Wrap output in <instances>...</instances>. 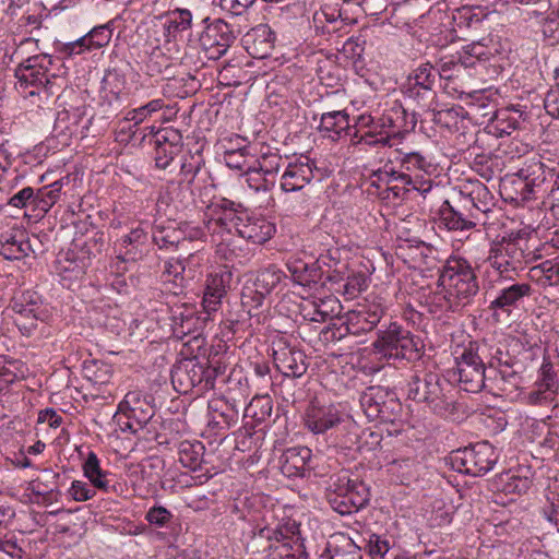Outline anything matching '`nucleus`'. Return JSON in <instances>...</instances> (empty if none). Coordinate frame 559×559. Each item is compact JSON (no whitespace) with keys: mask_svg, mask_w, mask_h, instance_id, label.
<instances>
[{"mask_svg":"<svg viewBox=\"0 0 559 559\" xmlns=\"http://www.w3.org/2000/svg\"><path fill=\"white\" fill-rule=\"evenodd\" d=\"M204 365L195 359H186L171 370V383L176 391L187 394L195 390L197 394L209 391L204 385Z\"/></svg>","mask_w":559,"mask_h":559,"instance_id":"a211bd4d","label":"nucleus"},{"mask_svg":"<svg viewBox=\"0 0 559 559\" xmlns=\"http://www.w3.org/2000/svg\"><path fill=\"white\" fill-rule=\"evenodd\" d=\"M499 53L495 45L489 46L484 41H475L465 46L461 51L454 53L456 60L461 66V70H467L481 66L483 61L489 60Z\"/></svg>","mask_w":559,"mask_h":559,"instance_id":"c9c22d12","label":"nucleus"},{"mask_svg":"<svg viewBox=\"0 0 559 559\" xmlns=\"http://www.w3.org/2000/svg\"><path fill=\"white\" fill-rule=\"evenodd\" d=\"M449 460L454 471L471 476H481L493 468L498 461V453L488 441H484L452 451Z\"/></svg>","mask_w":559,"mask_h":559,"instance_id":"9b49d317","label":"nucleus"},{"mask_svg":"<svg viewBox=\"0 0 559 559\" xmlns=\"http://www.w3.org/2000/svg\"><path fill=\"white\" fill-rule=\"evenodd\" d=\"M205 164L201 150L187 152L181 157L180 176L183 181L191 185Z\"/></svg>","mask_w":559,"mask_h":559,"instance_id":"a18cd8bd","label":"nucleus"},{"mask_svg":"<svg viewBox=\"0 0 559 559\" xmlns=\"http://www.w3.org/2000/svg\"><path fill=\"white\" fill-rule=\"evenodd\" d=\"M0 255L4 260H21L33 252L29 238L23 229H12L1 236Z\"/></svg>","mask_w":559,"mask_h":559,"instance_id":"473e14b6","label":"nucleus"},{"mask_svg":"<svg viewBox=\"0 0 559 559\" xmlns=\"http://www.w3.org/2000/svg\"><path fill=\"white\" fill-rule=\"evenodd\" d=\"M52 60L47 55H36L25 59L15 69L16 88L25 96H39L48 99L56 93V75L49 76Z\"/></svg>","mask_w":559,"mask_h":559,"instance_id":"6e6552de","label":"nucleus"},{"mask_svg":"<svg viewBox=\"0 0 559 559\" xmlns=\"http://www.w3.org/2000/svg\"><path fill=\"white\" fill-rule=\"evenodd\" d=\"M352 139V142L354 144H365L368 146H374V145H388L390 143L389 136L379 135V133L374 130H369L366 133L358 135V131L355 130L352 135H349Z\"/></svg>","mask_w":559,"mask_h":559,"instance_id":"69168bd1","label":"nucleus"},{"mask_svg":"<svg viewBox=\"0 0 559 559\" xmlns=\"http://www.w3.org/2000/svg\"><path fill=\"white\" fill-rule=\"evenodd\" d=\"M532 278L543 285H559V261L547 260L530 270Z\"/></svg>","mask_w":559,"mask_h":559,"instance_id":"de8ad7c7","label":"nucleus"},{"mask_svg":"<svg viewBox=\"0 0 559 559\" xmlns=\"http://www.w3.org/2000/svg\"><path fill=\"white\" fill-rule=\"evenodd\" d=\"M152 239L159 249H171L183 240V231L174 224H155L152 229Z\"/></svg>","mask_w":559,"mask_h":559,"instance_id":"a19ab883","label":"nucleus"},{"mask_svg":"<svg viewBox=\"0 0 559 559\" xmlns=\"http://www.w3.org/2000/svg\"><path fill=\"white\" fill-rule=\"evenodd\" d=\"M523 112L514 107L501 108L496 111L491 128L497 136H504L511 134L516 130L522 122Z\"/></svg>","mask_w":559,"mask_h":559,"instance_id":"4c0bfd02","label":"nucleus"},{"mask_svg":"<svg viewBox=\"0 0 559 559\" xmlns=\"http://www.w3.org/2000/svg\"><path fill=\"white\" fill-rule=\"evenodd\" d=\"M312 452L307 447L286 449L280 457V468L286 477H302L308 468Z\"/></svg>","mask_w":559,"mask_h":559,"instance_id":"2f4dec72","label":"nucleus"},{"mask_svg":"<svg viewBox=\"0 0 559 559\" xmlns=\"http://www.w3.org/2000/svg\"><path fill=\"white\" fill-rule=\"evenodd\" d=\"M345 421L346 415L337 406L320 404L318 401L309 404L304 416L305 427L314 435H323Z\"/></svg>","mask_w":559,"mask_h":559,"instance_id":"dca6fc26","label":"nucleus"},{"mask_svg":"<svg viewBox=\"0 0 559 559\" xmlns=\"http://www.w3.org/2000/svg\"><path fill=\"white\" fill-rule=\"evenodd\" d=\"M275 225L263 216L252 215L247 212V217L238 223L236 234L255 245H263L275 234Z\"/></svg>","mask_w":559,"mask_h":559,"instance_id":"c85d7f7f","label":"nucleus"},{"mask_svg":"<svg viewBox=\"0 0 559 559\" xmlns=\"http://www.w3.org/2000/svg\"><path fill=\"white\" fill-rule=\"evenodd\" d=\"M559 381L552 364L544 359L533 389L525 396L526 403L542 406L551 403L558 392Z\"/></svg>","mask_w":559,"mask_h":559,"instance_id":"412c9836","label":"nucleus"},{"mask_svg":"<svg viewBox=\"0 0 559 559\" xmlns=\"http://www.w3.org/2000/svg\"><path fill=\"white\" fill-rule=\"evenodd\" d=\"M154 160L159 169H166L182 148V135L173 128H164L153 135Z\"/></svg>","mask_w":559,"mask_h":559,"instance_id":"393cba45","label":"nucleus"},{"mask_svg":"<svg viewBox=\"0 0 559 559\" xmlns=\"http://www.w3.org/2000/svg\"><path fill=\"white\" fill-rule=\"evenodd\" d=\"M432 111V121L441 127L450 129L453 124H456L459 118V110L455 108H448Z\"/></svg>","mask_w":559,"mask_h":559,"instance_id":"774afa93","label":"nucleus"},{"mask_svg":"<svg viewBox=\"0 0 559 559\" xmlns=\"http://www.w3.org/2000/svg\"><path fill=\"white\" fill-rule=\"evenodd\" d=\"M192 24V13L187 9H176L168 15L165 24L168 36L175 37L178 33L187 31Z\"/></svg>","mask_w":559,"mask_h":559,"instance_id":"09e8293b","label":"nucleus"},{"mask_svg":"<svg viewBox=\"0 0 559 559\" xmlns=\"http://www.w3.org/2000/svg\"><path fill=\"white\" fill-rule=\"evenodd\" d=\"M231 281V272L228 270H221L207 275L205 292L213 293L224 297L227 293Z\"/></svg>","mask_w":559,"mask_h":559,"instance_id":"603ef678","label":"nucleus"},{"mask_svg":"<svg viewBox=\"0 0 559 559\" xmlns=\"http://www.w3.org/2000/svg\"><path fill=\"white\" fill-rule=\"evenodd\" d=\"M273 358L277 370L285 377L299 378L308 369L304 352L285 344L273 348Z\"/></svg>","mask_w":559,"mask_h":559,"instance_id":"bb28decb","label":"nucleus"},{"mask_svg":"<svg viewBox=\"0 0 559 559\" xmlns=\"http://www.w3.org/2000/svg\"><path fill=\"white\" fill-rule=\"evenodd\" d=\"M374 352L386 359L415 361L420 358V340L397 322L377 331Z\"/></svg>","mask_w":559,"mask_h":559,"instance_id":"39448f33","label":"nucleus"},{"mask_svg":"<svg viewBox=\"0 0 559 559\" xmlns=\"http://www.w3.org/2000/svg\"><path fill=\"white\" fill-rule=\"evenodd\" d=\"M164 107V100L160 98L153 99L147 104L140 106L127 114L126 119L134 122V124L142 123L152 114L160 110Z\"/></svg>","mask_w":559,"mask_h":559,"instance_id":"5fc2aeb1","label":"nucleus"},{"mask_svg":"<svg viewBox=\"0 0 559 559\" xmlns=\"http://www.w3.org/2000/svg\"><path fill=\"white\" fill-rule=\"evenodd\" d=\"M535 259L528 249L527 240L520 236L502 237L490 243L485 262L497 272V284L511 280V273L523 270V265Z\"/></svg>","mask_w":559,"mask_h":559,"instance_id":"7ed1b4c3","label":"nucleus"},{"mask_svg":"<svg viewBox=\"0 0 559 559\" xmlns=\"http://www.w3.org/2000/svg\"><path fill=\"white\" fill-rule=\"evenodd\" d=\"M319 129L332 140H338L343 135H352L349 116L345 110L322 114Z\"/></svg>","mask_w":559,"mask_h":559,"instance_id":"e433bc0d","label":"nucleus"},{"mask_svg":"<svg viewBox=\"0 0 559 559\" xmlns=\"http://www.w3.org/2000/svg\"><path fill=\"white\" fill-rule=\"evenodd\" d=\"M111 35L112 29L110 28L109 24H104L95 26L85 36L92 50H94L107 46L111 39Z\"/></svg>","mask_w":559,"mask_h":559,"instance_id":"6e6d98bb","label":"nucleus"},{"mask_svg":"<svg viewBox=\"0 0 559 559\" xmlns=\"http://www.w3.org/2000/svg\"><path fill=\"white\" fill-rule=\"evenodd\" d=\"M488 349L485 342H471L455 358L454 374L461 388L466 392L477 393L486 389L488 381Z\"/></svg>","mask_w":559,"mask_h":559,"instance_id":"0eeeda50","label":"nucleus"},{"mask_svg":"<svg viewBox=\"0 0 559 559\" xmlns=\"http://www.w3.org/2000/svg\"><path fill=\"white\" fill-rule=\"evenodd\" d=\"M436 373H426L424 378L413 376L407 383V397L423 403Z\"/></svg>","mask_w":559,"mask_h":559,"instance_id":"8fccbe9b","label":"nucleus"},{"mask_svg":"<svg viewBox=\"0 0 559 559\" xmlns=\"http://www.w3.org/2000/svg\"><path fill=\"white\" fill-rule=\"evenodd\" d=\"M253 157H249V152L246 147L239 150L227 151L224 154V162L230 169L237 170L242 174L252 165Z\"/></svg>","mask_w":559,"mask_h":559,"instance_id":"3c124183","label":"nucleus"},{"mask_svg":"<svg viewBox=\"0 0 559 559\" xmlns=\"http://www.w3.org/2000/svg\"><path fill=\"white\" fill-rule=\"evenodd\" d=\"M252 164L255 165L260 171L264 173V176L276 182V176L283 165V157L277 150L273 151L266 147L264 152H261L258 158L252 159Z\"/></svg>","mask_w":559,"mask_h":559,"instance_id":"c03bdc74","label":"nucleus"},{"mask_svg":"<svg viewBox=\"0 0 559 559\" xmlns=\"http://www.w3.org/2000/svg\"><path fill=\"white\" fill-rule=\"evenodd\" d=\"M242 176L246 178L248 187L255 192L269 191L275 186V182L264 176V173L260 171L253 164L242 174Z\"/></svg>","mask_w":559,"mask_h":559,"instance_id":"864d4df0","label":"nucleus"},{"mask_svg":"<svg viewBox=\"0 0 559 559\" xmlns=\"http://www.w3.org/2000/svg\"><path fill=\"white\" fill-rule=\"evenodd\" d=\"M236 39L231 26L223 20H215L206 25L199 36L201 48L209 59L217 60L223 57Z\"/></svg>","mask_w":559,"mask_h":559,"instance_id":"2eb2a0df","label":"nucleus"},{"mask_svg":"<svg viewBox=\"0 0 559 559\" xmlns=\"http://www.w3.org/2000/svg\"><path fill=\"white\" fill-rule=\"evenodd\" d=\"M83 377L94 385L107 384L112 377V368L102 360H85L82 368Z\"/></svg>","mask_w":559,"mask_h":559,"instance_id":"37998d69","label":"nucleus"},{"mask_svg":"<svg viewBox=\"0 0 559 559\" xmlns=\"http://www.w3.org/2000/svg\"><path fill=\"white\" fill-rule=\"evenodd\" d=\"M479 283L472 264L464 258L449 259L439 269L436 289L427 297L431 313L459 312L473 304Z\"/></svg>","mask_w":559,"mask_h":559,"instance_id":"f257e3e1","label":"nucleus"},{"mask_svg":"<svg viewBox=\"0 0 559 559\" xmlns=\"http://www.w3.org/2000/svg\"><path fill=\"white\" fill-rule=\"evenodd\" d=\"M531 486L532 481L527 477L508 475L506 484L503 485V491L507 493L522 495L527 492Z\"/></svg>","mask_w":559,"mask_h":559,"instance_id":"338daca9","label":"nucleus"},{"mask_svg":"<svg viewBox=\"0 0 559 559\" xmlns=\"http://www.w3.org/2000/svg\"><path fill=\"white\" fill-rule=\"evenodd\" d=\"M400 169H395L393 163H386L383 168L373 173V177L380 183L390 185L392 181H401L411 185V189L426 195L432 189V176L437 171V165L431 157L419 151L399 152L395 157Z\"/></svg>","mask_w":559,"mask_h":559,"instance_id":"f03ea898","label":"nucleus"},{"mask_svg":"<svg viewBox=\"0 0 559 559\" xmlns=\"http://www.w3.org/2000/svg\"><path fill=\"white\" fill-rule=\"evenodd\" d=\"M209 210L211 217L205 223V229L211 236V241L216 245V253L228 260V239L225 236H231L237 231L238 223L247 217L248 210L241 203L226 198L213 201Z\"/></svg>","mask_w":559,"mask_h":559,"instance_id":"20e7f679","label":"nucleus"},{"mask_svg":"<svg viewBox=\"0 0 559 559\" xmlns=\"http://www.w3.org/2000/svg\"><path fill=\"white\" fill-rule=\"evenodd\" d=\"M318 171L313 160L301 156L286 166L281 177V188L285 192L300 191L316 178Z\"/></svg>","mask_w":559,"mask_h":559,"instance_id":"4be33fe9","label":"nucleus"},{"mask_svg":"<svg viewBox=\"0 0 559 559\" xmlns=\"http://www.w3.org/2000/svg\"><path fill=\"white\" fill-rule=\"evenodd\" d=\"M178 307L171 312V329L175 336L182 338L191 334L199 321L191 308Z\"/></svg>","mask_w":559,"mask_h":559,"instance_id":"79ce46f5","label":"nucleus"},{"mask_svg":"<svg viewBox=\"0 0 559 559\" xmlns=\"http://www.w3.org/2000/svg\"><path fill=\"white\" fill-rule=\"evenodd\" d=\"M498 286L500 287L499 292L490 301L489 309L506 314H510L513 309L519 308L534 292L528 282H516L512 277Z\"/></svg>","mask_w":559,"mask_h":559,"instance_id":"aec40b11","label":"nucleus"},{"mask_svg":"<svg viewBox=\"0 0 559 559\" xmlns=\"http://www.w3.org/2000/svg\"><path fill=\"white\" fill-rule=\"evenodd\" d=\"M82 471L83 475L88 479L91 485L96 490L100 491L103 488H107V481H109L114 476L112 473L104 471L100 467V461L96 453L93 451L87 453V456L82 464Z\"/></svg>","mask_w":559,"mask_h":559,"instance_id":"58836bf2","label":"nucleus"},{"mask_svg":"<svg viewBox=\"0 0 559 559\" xmlns=\"http://www.w3.org/2000/svg\"><path fill=\"white\" fill-rule=\"evenodd\" d=\"M118 412L133 419L139 427H144L154 415L151 402L139 391L128 392L119 403Z\"/></svg>","mask_w":559,"mask_h":559,"instance_id":"cd10ccee","label":"nucleus"},{"mask_svg":"<svg viewBox=\"0 0 559 559\" xmlns=\"http://www.w3.org/2000/svg\"><path fill=\"white\" fill-rule=\"evenodd\" d=\"M385 312L386 306L382 298L368 299L355 310L347 312L345 321L333 332V337L341 340L346 334L359 336L371 332L380 323Z\"/></svg>","mask_w":559,"mask_h":559,"instance_id":"f8f14e48","label":"nucleus"},{"mask_svg":"<svg viewBox=\"0 0 559 559\" xmlns=\"http://www.w3.org/2000/svg\"><path fill=\"white\" fill-rule=\"evenodd\" d=\"M546 182L544 163L534 160L520 170V178L513 181L516 194L511 199L522 203L538 199L547 192Z\"/></svg>","mask_w":559,"mask_h":559,"instance_id":"ddd939ff","label":"nucleus"},{"mask_svg":"<svg viewBox=\"0 0 559 559\" xmlns=\"http://www.w3.org/2000/svg\"><path fill=\"white\" fill-rule=\"evenodd\" d=\"M417 124L415 112L408 114L407 110L397 100L393 102L389 108L377 117V127L379 135L389 136L403 132H411Z\"/></svg>","mask_w":559,"mask_h":559,"instance_id":"6ab92c4d","label":"nucleus"},{"mask_svg":"<svg viewBox=\"0 0 559 559\" xmlns=\"http://www.w3.org/2000/svg\"><path fill=\"white\" fill-rule=\"evenodd\" d=\"M20 365L19 360H7L0 357V382L9 385L20 379Z\"/></svg>","mask_w":559,"mask_h":559,"instance_id":"052dcab7","label":"nucleus"},{"mask_svg":"<svg viewBox=\"0 0 559 559\" xmlns=\"http://www.w3.org/2000/svg\"><path fill=\"white\" fill-rule=\"evenodd\" d=\"M329 488L328 501L342 515L359 511L370 499L368 486L357 477L352 478L346 471L331 476Z\"/></svg>","mask_w":559,"mask_h":559,"instance_id":"1a4fd4ad","label":"nucleus"},{"mask_svg":"<svg viewBox=\"0 0 559 559\" xmlns=\"http://www.w3.org/2000/svg\"><path fill=\"white\" fill-rule=\"evenodd\" d=\"M342 306L334 296H328L316 300H307L300 305V313L305 320L325 322L337 317Z\"/></svg>","mask_w":559,"mask_h":559,"instance_id":"7c9ffc66","label":"nucleus"},{"mask_svg":"<svg viewBox=\"0 0 559 559\" xmlns=\"http://www.w3.org/2000/svg\"><path fill=\"white\" fill-rule=\"evenodd\" d=\"M298 526L296 522L287 524L285 528L278 527L272 531V535H265L275 543L270 545L269 559H308L302 543L294 535Z\"/></svg>","mask_w":559,"mask_h":559,"instance_id":"f3484780","label":"nucleus"},{"mask_svg":"<svg viewBox=\"0 0 559 559\" xmlns=\"http://www.w3.org/2000/svg\"><path fill=\"white\" fill-rule=\"evenodd\" d=\"M431 412L442 418L459 420L465 415L464 405L455 400L452 390H445L438 374L435 376L424 402Z\"/></svg>","mask_w":559,"mask_h":559,"instance_id":"4468645a","label":"nucleus"},{"mask_svg":"<svg viewBox=\"0 0 559 559\" xmlns=\"http://www.w3.org/2000/svg\"><path fill=\"white\" fill-rule=\"evenodd\" d=\"M68 495L78 502L87 501L96 496V489L90 484L82 480H73Z\"/></svg>","mask_w":559,"mask_h":559,"instance_id":"e2e57ef3","label":"nucleus"},{"mask_svg":"<svg viewBox=\"0 0 559 559\" xmlns=\"http://www.w3.org/2000/svg\"><path fill=\"white\" fill-rule=\"evenodd\" d=\"M207 425L216 431H225L238 421V412L224 399L209 402Z\"/></svg>","mask_w":559,"mask_h":559,"instance_id":"f704fd0d","label":"nucleus"},{"mask_svg":"<svg viewBox=\"0 0 559 559\" xmlns=\"http://www.w3.org/2000/svg\"><path fill=\"white\" fill-rule=\"evenodd\" d=\"M10 308L13 312V322L22 335L26 337L44 334L50 319V310L44 304L41 296L34 290L15 293L11 299Z\"/></svg>","mask_w":559,"mask_h":559,"instance_id":"423d86ee","label":"nucleus"},{"mask_svg":"<svg viewBox=\"0 0 559 559\" xmlns=\"http://www.w3.org/2000/svg\"><path fill=\"white\" fill-rule=\"evenodd\" d=\"M439 227H444L449 231H468L475 229L479 224L478 213H462L457 207L452 205L450 201L444 200L438 212Z\"/></svg>","mask_w":559,"mask_h":559,"instance_id":"a878e982","label":"nucleus"},{"mask_svg":"<svg viewBox=\"0 0 559 559\" xmlns=\"http://www.w3.org/2000/svg\"><path fill=\"white\" fill-rule=\"evenodd\" d=\"M360 406L370 420L392 423L400 420L403 406L396 393L381 385L367 388L359 397Z\"/></svg>","mask_w":559,"mask_h":559,"instance_id":"9d476101","label":"nucleus"},{"mask_svg":"<svg viewBox=\"0 0 559 559\" xmlns=\"http://www.w3.org/2000/svg\"><path fill=\"white\" fill-rule=\"evenodd\" d=\"M174 514L163 506H154L145 513V520L156 527H166L169 525Z\"/></svg>","mask_w":559,"mask_h":559,"instance_id":"bf43d9fd","label":"nucleus"},{"mask_svg":"<svg viewBox=\"0 0 559 559\" xmlns=\"http://www.w3.org/2000/svg\"><path fill=\"white\" fill-rule=\"evenodd\" d=\"M193 277L191 269H187V259H170L165 262L162 281L165 289L174 295L182 293L189 280Z\"/></svg>","mask_w":559,"mask_h":559,"instance_id":"c756f323","label":"nucleus"},{"mask_svg":"<svg viewBox=\"0 0 559 559\" xmlns=\"http://www.w3.org/2000/svg\"><path fill=\"white\" fill-rule=\"evenodd\" d=\"M366 548L372 559H383L384 555L390 549V543L386 538L378 534H370Z\"/></svg>","mask_w":559,"mask_h":559,"instance_id":"0e129e2a","label":"nucleus"},{"mask_svg":"<svg viewBox=\"0 0 559 559\" xmlns=\"http://www.w3.org/2000/svg\"><path fill=\"white\" fill-rule=\"evenodd\" d=\"M205 447L201 441H181L178 447V460L187 468L197 471L202 466Z\"/></svg>","mask_w":559,"mask_h":559,"instance_id":"ea45409f","label":"nucleus"},{"mask_svg":"<svg viewBox=\"0 0 559 559\" xmlns=\"http://www.w3.org/2000/svg\"><path fill=\"white\" fill-rule=\"evenodd\" d=\"M349 19L344 16L337 5L323 4L313 13L312 27L316 35L342 37L346 34Z\"/></svg>","mask_w":559,"mask_h":559,"instance_id":"b1692460","label":"nucleus"},{"mask_svg":"<svg viewBox=\"0 0 559 559\" xmlns=\"http://www.w3.org/2000/svg\"><path fill=\"white\" fill-rule=\"evenodd\" d=\"M521 377L512 370L510 366L504 365L500 368L493 365L492 359L488 360V381L486 389L495 394L512 392L520 383Z\"/></svg>","mask_w":559,"mask_h":559,"instance_id":"72a5a7b5","label":"nucleus"},{"mask_svg":"<svg viewBox=\"0 0 559 559\" xmlns=\"http://www.w3.org/2000/svg\"><path fill=\"white\" fill-rule=\"evenodd\" d=\"M437 78L439 76L443 80H452L457 78L462 72L461 66L456 60V56L454 55L441 58L437 63Z\"/></svg>","mask_w":559,"mask_h":559,"instance_id":"4d7b16f0","label":"nucleus"},{"mask_svg":"<svg viewBox=\"0 0 559 559\" xmlns=\"http://www.w3.org/2000/svg\"><path fill=\"white\" fill-rule=\"evenodd\" d=\"M286 275L275 265H269L258 271L253 282L254 287H259L262 294H271Z\"/></svg>","mask_w":559,"mask_h":559,"instance_id":"49530a36","label":"nucleus"},{"mask_svg":"<svg viewBox=\"0 0 559 559\" xmlns=\"http://www.w3.org/2000/svg\"><path fill=\"white\" fill-rule=\"evenodd\" d=\"M272 401L270 397H258L253 399L251 403L248 406L249 412H252V417L257 421H264L266 418L271 417L272 415Z\"/></svg>","mask_w":559,"mask_h":559,"instance_id":"680f3d73","label":"nucleus"},{"mask_svg":"<svg viewBox=\"0 0 559 559\" xmlns=\"http://www.w3.org/2000/svg\"><path fill=\"white\" fill-rule=\"evenodd\" d=\"M436 82V69L430 63L420 64L408 75L405 95L418 103L433 99L436 96L433 91Z\"/></svg>","mask_w":559,"mask_h":559,"instance_id":"5701e85b","label":"nucleus"},{"mask_svg":"<svg viewBox=\"0 0 559 559\" xmlns=\"http://www.w3.org/2000/svg\"><path fill=\"white\" fill-rule=\"evenodd\" d=\"M57 51L67 58L81 55L85 51H91L92 48L88 44L86 36H82L73 41L57 43Z\"/></svg>","mask_w":559,"mask_h":559,"instance_id":"13d9d810","label":"nucleus"}]
</instances>
